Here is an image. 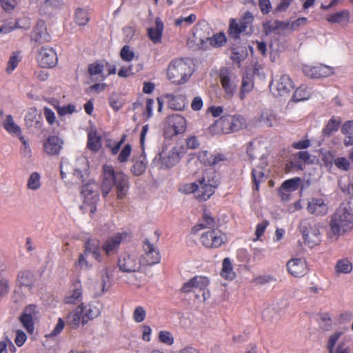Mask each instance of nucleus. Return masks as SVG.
<instances>
[{"label": "nucleus", "instance_id": "obj_1", "mask_svg": "<svg viewBox=\"0 0 353 353\" xmlns=\"http://www.w3.org/2000/svg\"><path fill=\"white\" fill-rule=\"evenodd\" d=\"M83 298V287L80 280L77 279L72 282L68 292V304L78 305L68 315V319H70L68 324L74 329L86 325L101 314L99 303L90 302L85 305L82 303Z\"/></svg>", "mask_w": 353, "mask_h": 353}, {"label": "nucleus", "instance_id": "obj_2", "mask_svg": "<svg viewBox=\"0 0 353 353\" xmlns=\"http://www.w3.org/2000/svg\"><path fill=\"white\" fill-rule=\"evenodd\" d=\"M129 189V178L125 174L115 171L112 165L103 166L101 192L104 198L112 191L117 199L122 200L126 198Z\"/></svg>", "mask_w": 353, "mask_h": 353}, {"label": "nucleus", "instance_id": "obj_3", "mask_svg": "<svg viewBox=\"0 0 353 353\" xmlns=\"http://www.w3.org/2000/svg\"><path fill=\"white\" fill-rule=\"evenodd\" d=\"M214 222L199 223L192 228L191 232L196 234L199 231L205 229L200 236L201 243L206 248H218L226 241L225 234L215 227Z\"/></svg>", "mask_w": 353, "mask_h": 353}, {"label": "nucleus", "instance_id": "obj_4", "mask_svg": "<svg viewBox=\"0 0 353 353\" xmlns=\"http://www.w3.org/2000/svg\"><path fill=\"white\" fill-rule=\"evenodd\" d=\"M246 126V121L243 116L235 114H224L216 119L208 128V132L212 135L228 134L238 132Z\"/></svg>", "mask_w": 353, "mask_h": 353}, {"label": "nucleus", "instance_id": "obj_5", "mask_svg": "<svg viewBox=\"0 0 353 353\" xmlns=\"http://www.w3.org/2000/svg\"><path fill=\"white\" fill-rule=\"evenodd\" d=\"M193 74V69L189 59L176 58L172 59L167 68V78L172 83H185Z\"/></svg>", "mask_w": 353, "mask_h": 353}, {"label": "nucleus", "instance_id": "obj_6", "mask_svg": "<svg viewBox=\"0 0 353 353\" xmlns=\"http://www.w3.org/2000/svg\"><path fill=\"white\" fill-rule=\"evenodd\" d=\"M219 183L215 172L206 170L202 178L198 180L196 198L200 201H207L214 193Z\"/></svg>", "mask_w": 353, "mask_h": 353}, {"label": "nucleus", "instance_id": "obj_7", "mask_svg": "<svg viewBox=\"0 0 353 353\" xmlns=\"http://www.w3.org/2000/svg\"><path fill=\"white\" fill-rule=\"evenodd\" d=\"M97 184L94 181L84 184L81 188V194L83 200L81 209L93 214L96 211V205L99 200Z\"/></svg>", "mask_w": 353, "mask_h": 353}, {"label": "nucleus", "instance_id": "obj_8", "mask_svg": "<svg viewBox=\"0 0 353 353\" xmlns=\"http://www.w3.org/2000/svg\"><path fill=\"white\" fill-rule=\"evenodd\" d=\"M183 152V147H173L168 153L163 150L153 159V163L154 165L159 167V169L170 168L179 162L181 159V155Z\"/></svg>", "mask_w": 353, "mask_h": 353}, {"label": "nucleus", "instance_id": "obj_9", "mask_svg": "<svg viewBox=\"0 0 353 353\" xmlns=\"http://www.w3.org/2000/svg\"><path fill=\"white\" fill-rule=\"evenodd\" d=\"M253 21L254 16L249 11L245 12L241 17L239 22H237L234 19H231L228 30L229 37L234 39H239L242 32H246L248 28H252Z\"/></svg>", "mask_w": 353, "mask_h": 353}, {"label": "nucleus", "instance_id": "obj_10", "mask_svg": "<svg viewBox=\"0 0 353 353\" xmlns=\"http://www.w3.org/2000/svg\"><path fill=\"white\" fill-rule=\"evenodd\" d=\"M209 284L210 280L208 277L196 275L190 279L188 282L183 283L181 288V291L183 293H190L194 292V290H197L203 292V297L205 301L210 295L209 291H206Z\"/></svg>", "mask_w": 353, "mask_h": 353}, {"label": "nucleus", "instance_id": "obj_11", "mask_svg": "<svg viewBox=\"0 0 353 353\" xmlns=\"http://www.w3.org/2000/svg\"><path fill=\"white\" fill-rule=\"evenodd\" d=\"M220 83L224 91V98L231 99L237 89L236 77L227 68L221 69L219 74Z\"/></svg>", "mask_w": 353, "mask_h": 353}, {"label": "nucleus", "instance_id": "obj_12", "mask_svg": "<svg viewBox=\"0 0 353 353\" xmlns=\"http://www.w3.org/2000/svg\"><path fill=\"white\" fill-rule=\"evenodd\" d=\"M143 249L144 253L139 260L141 265H153L160 262L159 252L148 239L143 241Z\"/></svg>", "mask_w": 353, "mask_h": 353}, {"label": "nucleus", "instance_id": "obj_13", "mask_svg": "<svg viewBox=\"0 0 353 353\" xmlns=\"http://www.w3.org/2000/svg\"><path fill=\"white\" fill-rule=\"evenodd\" d=\"M37 61L42 68H52L57 63L58 58L54 50L49 46H42L37 52Z\"/></svg>", "mask_w": 353, "mask_h": 353}, {"label": "nucleus", "instance_id": "obj_14", "mask_svg": "<svg viewBox=\"0 0 353 353\" xmlns=\"http://www.w3.org/2000/svg\"><path fill=\"white\" fill-rule=\"evenodd\" d=\"M299 229L303 235L305 244L310 248H313L320 242L319 229L310 227L308 222L301 223Z\"/></svg>", "mask_w": 353, "mask_h": 353}, {"label": "nucleus", "instance_id": "obj_15", "mask_svg": "<svg viewBox=\"0 0 353 353\" xmlns=\"http://www.w3.org/2000/svg\"><path fill=\"white\" fill-rule=\"evenodd\" d=\"M131 238V234L126 232L116 233L108 239L103 243L102 248L107 255H111L117 252L123 240Z\"/></svg>", "mask_w": 353, "mask_h": 353}, {"label": "nucleus", "instance_id": "obj_16", "mask_svg": "<svg viewBox=\"0 0 353 353\" xmlns=\"http://www.w3.org/2000/svg\"><path fill=\"white\" fill-rule=\"evenodd\" d=\"M288 273L296 278L305 276L308 272L306 261L303 258H293L286 264Z\"/></svg>", "mask_w": 353, "mask_h": 353}, {"label": "nucleus", "instance_id": "obj_17", "mask_svg": "<svg viewBox=\"0 0 353 353\" xmlns=\"http://www.w3.org/2000/svg\"><path fill=\"white\" fill-rule=\"evenodd\" d=\"M118 266L123 272H135L140 270L141 263L132 254H123L118 260Z\"/></svg>", "mask_w": 353, "mask_h": 353}, {"label": "nucleus", "instance_id": "obj_18", "mask_svg": "<svg viewBox=\"0 0 353 353\" xmlns=\"http://www.w3.org/2000/svg\"><path fill=\"white\" fill-rule=\"evenodd\" d=\"M302 70L305 76L312 79L326 77L332 73V68L323 64L304 65Z\"/></svg>", "mask_w": 353, "mask_h": 353}, {"label": "nucleus", "instance_id": "obj_19", "mask_svg": "<svg viewBox=\"0 0 353 353\" xmlns=\"http://www.w3.org/2000/svg\"><path fill=\"white\" fill-rule=\"evenodd\" d=\"M270 87L275 89L277 95L283 96L294 88V83L288 75L283 74L279 79L274 80Z\"/></svg>", "mask_w": 353, "mask_h": 353}, {"label": "nucleus", "instance_id": "obj_20", "mask_svg": "<svg viewBox=\"0 0 353 353\" xmlns=\"http://www.w3.org/2000/svg\"><path fill=\"white\" fill-rule=\"evenodd\" d=\"M25 125L32 132L41 129L43 121L41 114L35 108H30L25 116Z\"/></svg>", "mask_w": 353, "mask_h": 353}, {"label": "nucleus", "instance_id": "obj_21", "mask_svg": "<svg viewBox=\"0 0 353 353\" xmlns=\"http://www.w3.org/2000/svg\"><path fill=\"white\" fill-rule=\"evenodd\" d=\"M301 184L300 177H294L285 180L279 189V194L283 201H288L290 199V193L297 190Z\"/></svg>", "mask_w": 353, "mask_h": 353}, {"label": "nucleus", "instance_id": "obj_22", "mask_svg": "<svg viewBox=\"0 0 353 353\" xmlns=\"http://www.w3.org/2000/svg\"><path fill=\"white\" fill-rule=\"evenodd\" d=\"M307 210L309 213L316 216L325 215L328 212L327 205L321 198H312L307 203Z\"/></svg>", "mask_w": 353, "mask_h": 353}, {"label": "nucleus", "instance_id": "obj_23", "mask_svg": "<svg viewBox=\"0 0 353 353\" xmlns=\"http://www.w3.org/2000/svg\"><path fill=\"white\" fill-rule=\"evenodd\" d=\"M168 123V125L173 129L174 135L183 134L186 130V121L185 118L178 114L169 117Z\"/></svg>", "mask_w": 353, "mask_h": 353}, {"label": "nucleus", "instance_id": "obj_24", "mask_svg": "<svg viewBox=\"0 0 353 353\" xmlns=\"http://www.w3.org/2000/svg\"><path fill=\"white\" fill-rule=\"evenodd\" d=\"M63 143V141L57 137H50L44 143V150L50 155H57L62 148Z\"/></svg>", "mask_w": 353, "mask_h": 353}, {"label": "nucleus", "instance_id": "obj_25", "mask_svg": "<svg viewBox=\"0 0 353 353\" xmlns=\"http://www.w3.org/2000/svg\"><path fill=\"white\" fill-rule=\"evenodd\" d=\"M331 221H353V210L350 203L341 204Z\"/></svg>", "mask_w": 353, "mask_h": 353}, {"label": "nucleus", "instance_id": "obj_26", "mask_svg": "<svg viewBox=\"0 0 353 353\" xmlns=\"http://www.w3.org/2000/svg\"><path fill=\"white\" fill-rule=\"evenodd\" d=\"M168 99V105L169 108L173 110H183L186 105V97L185 94H167Z\"/></svg>", "mask_w": 353, "mask_h": 353}, {"label": "nucleus", "instance_id": "obj_27", "mask_svg": "<svg viewBox=\"0 0 353 353\" xmlns=\"http://www.w3.org/2000/svg\"><path fill=\"white\" fill-rule=\"evenodd\" d=\"M198 159L204 165H214L224 161L225 158L221 154H212L208 151H201L199 153Z\"/></svg>", "mask_w": 353, "mask_h": 353}, {"label": "nucleus", "instance_id": "obj_28", "mask_svg": "<svg viewBox=\"0 0 353 353\" xmlns=\"http://www.w3.org/2000/svg\"><path fill=\"white\" fill-rule=\"evenodd\" d=\"M265 169L264 168L258 166L252 169V179L254 183L253 190L258 191L259 190V185L264 183L268 179V175L265 174Z\"/></svg>", "mask_w": 353, "mask_h": 353}, {"label": "nucleus", "instance_id": "obj_29", "mask_svg": "<svg viewBox=\"0 0 353 353\" xmlns=\"http://www.w3.org/2000/svg\"><path fill=\"white\" fill-rule=\"evenodd\" d=\"M155 28H150L148 29V35L153 43H157L161 42L163 30V23L160 19L157 18L155 20Z\"/></svg>", "mask_w": 353, "mask_h": 353}, {"label": "nucleus", "instance_id": "obj_30", "mask_svg": "<svg viewBox=\"0 0 353 353\" xmlns=\"http://www.w3.org/2000/svg\"><path fill=\"white\" fill-rule=\"evenodd\" d=\"M3 127L10 134L19 137L21 134V129L14 121L12 115H6L3 121Z\"/></svg>", "mask_w": 353, "mask_h": 353}, {"label": "nucleus", "instance_id": "obj_31", "mask_svg": "<svg viewBox=\"0 0 353 353\" xmlns=\"http://www.w3.org/2000/svg\"><path fill=\"white\" fill-rule=\"evenodd\" d=\"M33 39L35 41L42 43L49 41L50 36L48 33L43 21H39L34 29Z\"/></svg>", "mask_w": 353, "mask_h": 353}, {"label": "nucleus", "instance_id": "obj_32", "mask_svg": "<svg viewBox=\"0 0 353 353\" xmlns=\"http://www.w3.org/2000/svg\"><path fill=\"white\" fill-rule=\"evenodd\" d=\"M90 19V13L88 8H78L74 13V21L79 26H86Z\"/></svg>", "mask_w": 353, "mask_h": 353}, {"label": "nucleus", "instance_id": "obj_33", "mask_svg": "<svg viewBox=\"0 0 353 353\" xmlns=\"http://www.w3.org/2000/svg\"><path fill=\"white\" fill-rule=\"evenodd\" d=\"M230 59L233 62L238 63L239 66L241 65V62L243 61L248 56V51L245 47L242 46H233L231 47Z\"/></svg>", "mask_w": 353, "mask_h": 353}, {"label": "nucleus", "instance_id": "obj_34", "mask_svg": "<svg viewBox=\"0 0 353 353\" xmlns=\"http://www.w3.org/2000/svg\"><path fill=\"white\" fill-rule=\"evenodd\" d=\"M344 222H330V228L327 232V236L330 239L336 240L339 235L345 232V230H341V225L339 223H343ZM346 226L350 228L353 226V222H345Z\"/></svg>", "mask_w": 353, "mask_h": 353}, {"label": "nucleus", "instance_id": "obj_35", "mask_svg": "<svg viewBox=\"0 0 353 353\" xmlns=\"http://www.w3.org/2000/svg\"><path fill=\"white\" fill-rule=\"evenodd\" d=\"M87 147L93 152H97L101 148V137L96 130L90 131L88 134Z\"/></svg>", "mask_w": 353, "mask_h": 353}, {"label": "nucleus", "instance_id": "obj_36", "mask_svg": "<svg viewBox=\"0 0 353 353\" xmlns=\"http://www.w3.org/2000/svg\"><path fill=\"white\" fill-rule=\"evenodd\" d=\"M341 121L339 118L332 117L323 128L322 134L324 137H329L334 132L338 131Z\"/></svg>", "mask_w": 353, "mask_h": 353}, {"label": "nucleus", "instance_id": "obj_37", "mask_svg": "<svg viewBox=\"0 0 353 353\" xmlns=\"http://www.w3.org/2000/svg\"><path fill=\"white\" fill-rule=\"evenodd\" d=\"M289 23L279 20L273 21H267L263 23L264 32L266 34H270L271 32L276 30L287 29L289 26Z\"/></svg>", "mask_w": 353, "mask_h": 353}, {"label": "nucleus", "instance_id": "obj_38", "mask_svg": "<svg viewBox=\"0 0 353 353\" xmlns=\"http://www.w3.org/2000/svg\"><path fill=\"white\" fill-rule=\"evenodd\" d=\"M221 275L228 280H233L235 278L236 274L233 271V266L229 258H225L223 260Z\"/></svg>", "mask_w": 353, "mask_h": 353}, {"label": "nucleus", "instance_id": "obj_39", "mask_svg": "<svg viewBox=\"0 0 353 353\" xmlns=\"http://www.w3.org/2000/svg\"><path fill=\"white\" fill-rule=\"evenodd\" d=\"M350 19V12L347 10H342L327 17V20L331 23H341L347 22Z\"/></svg>", "mask_w": 353, "mask_h": 353}, {"label": "nucleus", "instance_id": "obj_40", "mask_svg": "<svg viewBox=\"0 0 353 353\" xmlns=\"http://www.w3.org/2000/svg\"><path fill=\"white\" fill-rule=\"evenodd\" d=\"M85 250L88 254H92L93 257L100 261V247L99 242L93 239H89L85 243Z\"/></svg>", "mask_w": 353, "mask_h": 353}, {"label": "nucleus", "instance_id": "obj_41", "mask_svg": "<svg viewBox=\"0 0 353 353\" xmlns=\"http://www.w3.org/2000/svg\"><path fill=\"white\" fill-rule=\"evenodd\" d=\"M352 268V263L347 258L338 260L335 265V270L338 274L350 273Z\"/></svg>", "mask_w": 353, "mask_h": 353}, {"label": "nucleus", "instance_id": "obj_42", "mask_svg": "<svg viewBox=\"0 0 353 353\" xmlns=\"http://www.w3.org/2000/svg\"><path fill=\"white\" fill-rule=\"evenodd\" d=\"M17 283L22 286L30 288L34 283L33 275L28 271H21L17 276Z\"/></svg>", "mask_w": 353, "mask_h": 353}, {"label": "nucleus", "instance_id": "obj_43", "mask_svg": "<svg viewBox=\"0 0 353 353\" xmlns=\"http://www.w3.org/2000/svg\"><path fill=\"white\" fill-rule=\"evenodd\" d=\"M310 97L308 88L302 85L296 88L292 96V100L296 102L307 100Z\"/></svg>", "mask_w": 353, "mask_h": 353}, {"label": "nucleus", "instance_id": "obj_44", "mask_svg": "<svg viewBox=\"0 0 353 353\" xmlns=\"http://www.w3.org/2000/svg\"><path fill=\"white\" fill-rule=\"evenodd\" d=\"M41 186V175L37 172H32L27 181L28 189L36 191Z\"/></svg>", "mask_w": 353, "mask_h": 353}, {"label": "nucleus", "instance_id": "obj_45", "mask_svg": "<svg viewBox=\"0 0 353 353\" xmlns=\"http://www.w3.org/2000/svg\"><path fill=\"white\" fill-rule=\"evenodd\" d=\"M210 45L213 48H220L224 46L227 42L226 36L223 32H219L214 34L212 37L208 38Z\"/></svg>", "mask_w": 353, "mask_h": 353}, {"label": "nucleus", "instance_id": "obj_46", "mask_svg": "<svg viewBox=\"0 0 353 353\" xmlns=\"http://www.w3.org/2000/svg\"><path fill=\"white\" fill-rule=\"evenodd\" d=\"M253 88L254 83L251 79L248 77H243L242 79L241 91L239 95L240 99L243 100L245 97L246 94L251 92Z\"/></svg>", "mask_w": 353, "mask_h": 353}, {"label": "nucleus", "instance_id": "obj_47", "mask_svg": "<svg viewBox=\"0 0 353 353\" xmlns=\"http://www.w3.org/2000/svg\"><path fill=\"white\" fill-rule=\"evenodd\" d=\"M104 65L99 61H95L88 65V72L90 76L100 75L102 80H104L106 76L103 74Z\"/></svg>", "mask_w": 353, "mask_h": 353}, {"label": "nucleus", "instance_id": "obj_48", "mask_svg": "<svg viewBox=\"0 0 353 353\" xmlns=\"http://www.w3.org/2000/svg\"><path fill=\"white\" fill-rule=\"evenodd\" d=\"M259 120L267 127H272L277 122L276 116L269 111L263 112Z\"/></svg>", "mask_w": 353, "mask_h": 353}, {"label": "nucleus", "instance_id": "obj_49", "mask_svg": "<svg viewBox=\"0 0 353 353\" xmlns=\"http://www.w3.org/2000/svg\"><path fill=\"white\" fill-rule=\"evenodd\" d=\"M335 166L341 170L347 172L350 169V163L345 157H337L334 159Z\"/></svg>", "mask_w": 353, "mask_h": 353}, {"label": "nucleus", "instance_id": "obj_50", "mask_svg": "<svg viewBox=\"0 0 353 353\" xmlns=\"http://www.w3.org/2000/svg\"><path fill=\"white\" fill-rule=\"evenodd\" d=\"M33 319L31 316H26L25 314H22L20 316V321L22 323L23 326L26 329V330L32 334L34 332V323Z\"/></svg>", "mask_w": 353, "mask_h": 353}, {"label": "nucleus", "instance_id": "obj_51", "mask_svg": "<svg viewBox=\"0 0 353 353\" xmlns=\"http://www.w3.org/2000/svg\"><path fill=\"white\" fill-rule=\"evenodd\" d=\"M132 152V147L128 143L124 145L118 155L117 160L119 163H125L128 160Z\"/></svg>", "mask_w": 353, "mask_h": 353}, {"label": "nucleus", "instance_id": "obj_52", "mask_svg": "<svg viewBox=\"0 0 353 353\" xmlns=\"http://www.w3.org/2000/svg\"><path fill=\"white\" fill-rule=\"evenodd\" d=\"M120 57L123 61H131L134 57V52L129 46L125 45L121 50Z\"/></svg>", "mask_w": 353, "mask_h": 353}, {"label": "nucleus", "instance_id": "obj_53", "mask_svg": "<svg viewBox=\"0 0 353 353\" xmlns=\"http://www.w3.org/2000/svg\"><path fill=\"white\" fill-rule=\"evenodd\" d=\"M146 317V312L143 307L137 306L133 312V319L136 323L143 322Z\"/></svg>", "mask_w": 353, "mask_h": 353}, {"label": "nucleus", "instance_id": "obj_54", "mask_svg": "<svg viewBox=\"0 0 353 353\" xmlns=\"http://www.w3.org/2000/svg\"><path fill=\"white\" fill-rule=\"evenodd\" d=\"M196 20V16L195 14H190L186 17H179L176 19L175 25L176 26H181L183 23L189 26L194 23Z\"/></svg>", "mask_w": 353, "mask_h": 353}, {"label": "nucleus", "instance_id": "obj_55", "mask_svg": "<svg viewBox=\"0 0 353 353\" xmlns=\"http://www.w3.org/2000/svg\"><path fill=\"white\" fill-rule=\"evenodd\" d=\"M146 169V164L143 161H137L132 167V172L135 176L141 175Z\"/></svg>", "mask_w": 353, "mask_h": 353}, {"label": "nucleus", "instance_id": "obj_56", "mask_svg": "<svg viewBox=\"0 0 353 353\" xmlns=\"http://www.w3.org/2000/svg\"><path fill=\"white\" fill-rule=\"evenodd\" d=\"M159 339L163 343L171 345L174 343V338L168 331H161L159 334Z\"/></svg>", "mask_w": 353, "mask_h": 353}, {"label": "nucleus", "instance_id": "obj_57", "mask_svg": "<svg viewBox=\"0 0 353 353\" xmlns=\"http://www.w3.org/2000/svg\"><path fill=\"white\" fill-rule=\"evenodd\" d=\"M180 190L185 194H190L195 192L197 193L198 190V180L194 183H190L183 185Z\"/></svg>", "mask_w": 353, "mask_h": 353}, {"label": "nucleus", "instance_id": "obj_58", "mask_svg": "<svg viewBox=\"0 0 353 353\" xmlns=\"http://www.w3.org/2000/svg\"><path fill=\"white\" fill-rule=\"evenodd\" d=\"M44 117L50 125H53L56 123V116L54 112L48 107L43 108Z\"/></svg>", "mask_w": 353, "mask_h": 353}, {"label": "nucleus", "instance_id": "obj_59", "mask_svg": "<svg viewBox=\"0 0 353 353\" xmlns=\"http://www.w3.org/2000/svg\"><path fill=\"white\" fill-rule=\"evenodd\" d=\"M127 135L123 134H122L120 141L116 143L114 145L111 146L110 145H108V146L110 148V152L112 155H116L119 153L120 148L125 141Z\"/></svg>", "mask_w": 353, "mask_h": 353}, {"label": "nucleus", "instance_id": "obj_60", "mask_svg": "<svg viewBox=\"0 0 353 353\" xmlns=\"http://www.w3.org/2000/svg\"><path fill=\"white\" fill-rule=\"evenodd\" d=\"M64 327H65L64 321L61 318H59L54 329L50 334H46V337H52V336H55L58 335L59 334L61 333V332L63 330Z\"/></svg>", "mask_w": 353, "mask_h": 353}, {"label": "nucleus", "instance_id": "obj_61", "mask_svg": "<svg viewBox=\"0 0 353 353\" xmlns=\"http://www.w3.org/2000/svg\"><path fill=\"white\" fill-rule=\"evenodd\" d=\"M88 253L86 252V250H85V252L83 254H81L79 255V259L77 263H76V266L79 268L81 270L82 269H88L90 267V265L88 264L86 257L88 256Z\"/></svg>", "mask_w": 353, "mask_h": 353}, {"label": "nucleus", "instance_id": "obj_62", "mask_svg": "<svg viewBox=\"0 0 353 353\" xmlns=\"http://www.w3.org/2000/svg\"><path fill=\"white\" fill-rule=\"evenodd\" d=\"M311 145V141L308 139L292 143V147L296 150H303L308 148Z\"/></svg>", "mask_w": 353, "mask_h": 353}, {"label": "nucleus", "instance_id": "obj_63", "mask_svg": "<svg viewBox=\"0 0 353 353\" xmlns=\"http://www.w3.org/2000/svg\"><path fill=\"white\" fill-rule=\"evenodd\" d=\"M22 314H25L26 316H31L34 319L38 316V311L34 305H29L26 307Z\"/></svg>", "mask_w": 353, "mask_h": 353}, {"label": "nucleus", "instance_id": "obj_64", "mask_svg": "<svg viewBox=\"0 0 353 353\" xmlns=\"http://www.w3.org/2000/svg\"><path fill=\"white\" fill-rule=\"evenodd\" d=\"M19 60L16 55H14V54L12 55L10 57V59L8 62V66L6 68V71L8 73L12 72L17 68V66L19 63Z\"/></svg>", "mask_w": 353, "mask_h": 353}]
</instances>
